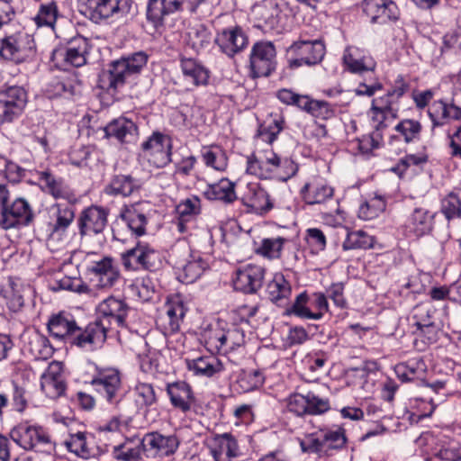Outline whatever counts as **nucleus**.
I'll return each instance as SVG.
<instances>
[{"label":"nucleus","instance_id":"b1692460","mask_svg":"<svg viewBox=\"0 0 461 461\" xmlns=\"http://www.w3.org/2000/svg\"><path fill=\"white\" fill-rule=\"evenodd\" d=\"M86 274L97 288H110L117 282L120 272L111 257L90 260L86 265Z\"/></svg>","mask_w":461,"mask_h":461},{"label":"nucleus","instance_id":"69168bd1","mask_svg":"<svg viewBox=\"0 0 461 461\" xmlns=\"http://www.w3.org/2000/svg\"><path fill=\"white\" fill-rule=\"evenodd\" d=\"M50 289L54 292L66 290L79 294H85L90 291L81 278L70 276H63L60 279H55L50 285Z\"/></svg>","mask_w":461,"mask_h":461},{"label":"nucleus","instance_id":"0e129e2a","mask_svg":"<svg viewBox=\"0 0 461 461\" xmlns=\"http://www.w3.org/2000/svg\"><path fill=\"white\" fill-rule=\"evenodd\" d=\"M383 138L377 133H368L362 135L351 141L354 149H357L360 154L369 155L373 150L380 149L383 145Z\"/></svg>","mask_w":461,"mask_h":461},{"label":"nucleus","instance_id":"2f4dec72","mask_svg":"<svg viewBox=\"0 0 461 461\" xmlns=\"http://www.w3.org/2000/svg\"><path fill=\"white\" fill-rule=\"evenodd\" d=\"M45 95L50 99L74 100L81 95V85L73 76L55 77L46 85Z\"/></svg>","mask_w":461,"mask_h":461},{"label":"nucleus","instance_id":"bb28decb","mask_svg":"<svg viewBox=\"0 0 461 461\" xmlns=\"http://www.w3.org/2000/svg\"><path fill=\"white\" fill-rule=\"evenodd\" d=\"M361 6L371 23L385 24L400 17V10L393 0H363Z\"/></svg>","mask_w":461,"mask_h":461},{"label":"nucleus","instance_id":"8fccbe9b","mask_svg":"<svg viewBox=\"0 0 461 461\" xmlns=\"http://www.w3.org/2000/svg\"><path fill=\"white\" fill-rule=\"evenodd\" d=\"M440 212L448 221L461 218V185L455 187L441 200Z\"/></svg>","mask_w":461,"mask_h":461},{"label":"nucleus","instance_id":"39448f33","mask_svg":"<svg viewBox=\"0 0 461 461\" xmlns=\"http://www.w3.org/2000/svg\"><path fill=\"white\" fill-rule=\"evenodd\" d=\"M35 211L24 197L11 199V192L5 184H0V229L3 230H22L34 224Z\"/></svg>","mask_w":461,"mask_h":461},{"label":"nucleus","instance_id":"dca6fc26","mask_svg":"<svg viewBox=\"0 0 461 461\" xmlns=\"http://www.w3.org/2000/svg\"><path fill=\"white\" fill-rule=\"evenodd\" d=\"M172 149L171 137L154 131L140 143L138 155L146 158L154 167L163 168L172 161Z\"/></svg>","mask_w":461,"mask_h":461},{"label":"nucleus","instance_id":"774afa93","mask_svg":"<svg viewBox=\"0 0 461 461\" xmlns=\"http://www.w3.org/2000/svg\"><path fill=\"white\" fill-rule=\"evenodd\" d=\"M442 328V321H437L436 323L415 329L412 333L420 339L424 344L430 345L439 340L440 335L443 333Z\"/></svg>","mask_w":461,"mask_h":461},{"label":"nucleus","instance_id":"cd10ccee","mask_svg":"<svg viewBox=\"0 0 461 461\" xmlns=\"http://www.w3.org/2000/svg\"><path fill=\"white\" fill-rule=\"evenodd\" d=\"M64 444L69 452L85 459L97 458L104 453L95 436L89 432L78 431L69 434V438L65 440Z\"/></svg>","mask_w":461,"mask_h":461},{"label":"nucleus","instance_id":"13d9d810","mask_svg":"<svg viewBox=\"0 0 461 461\" xmlns=\"http://www.w3.org/2000/svg\"><path fill=\"white\" fill-rule=\"evenodd\" d=\"M386 200L382 195H375L365 201L358 208V217L365 221H370L378 217L385 211Z\"/></svg>","mask_w":461,"mask_h":461},{"label":"nucleus","instance_id":"473e14b6","mask_svg":"<svg viewBox=\"0 0 461 461\" xmlns=\"http://www.w3.org/2000/svg\"><path fill=\"white\" fill-rule=\"evenodd\" d=\"M427 114L431 122V131L434 132L437 128L448 124L450 121H460L461 107L440 99L429 106Z\"/></svg>","mask_w":461,"mask_h":461},{"label":"nucleus","instance_id":"09e8293b","mask_svg":"<svg viewBox=\"0 0 461 461\" xmlns=\"http://www.w3.org/2000/svg\"><path fill=\"white\" fill-rule=\"evenodd\" d=\"M28 349L35 359L42 360L50 358L55 351L50 339L38 331L30 336Z\"/></svg>","mask_w":461,"mask_h":461},{"label":"nucleus","instance_id":"a18cd8bd","mask_svg":"<svg viewBox=\"0 0 461 461\" xmlns=\"http://www.w3.org/2000/svg\"><path fill=\"white\" fill-rule=\"evenodd\" d=\"M60 364L54 362L50 365V370L47 374L43 375L41 379V387L45 394L51 398L57 399L65 394L67 384L59 372H53V366L60 368Z\"/></svg>","mask_w":461,"mask_h":461},{"label":"nucleus","instance_id":"f257e3e1","mask_svg":"<svg viewBox=\"0 0 461 461\" xmlns=\"http://www.w3.org/2000/svg\"><path fill=\"white\" fill-rule=\"evenodd\" d=\"M47 330L53 339L83 350L95 351L101 343V332L96 325L88 323L81 328L73 314L66 311L52 313L47 321Z\"/></svg>","mask_w":461,"mask_h":461},{"label":"nucleus","instance_id":"ddd939ff","mask_svg":"<svg viewBox=\"0 0 461 461\" xmlns=\"http://www.w3.org/2000/svg\"><path fill=\"white\" fill-rule=\"evenodd\" d=\"M348 438L346 429L342 427L321 428L317 431L310 434L308 443L301 444L303 452L313 453L319 457L330 456L333 451L344 448Z\"/></svg>","mask_w":461,"mask_h":461},{"label":"nucleus","instance_id":"e433bc0d","mask_svg":"<svg viewBox=\"0 0 461 461\" xmlns=\"http://www.w3.org/2000/svg\"><path fill=\"white\" fill-rule=\"evenodd\" d=\"M177 214L176 226L177 230L182 233H188L189 224L201 212V200L198 196L193 195L182 200L176 207Z\"/></svg>","mask_w":461,"mask_h":461},{"label":"nucleus","instance_id":"c85d7f7f","mask_svg":"<svg viewBox=\"0 0 461 461\" xmlns=\"http://www.w3.org/2000/svg\"><path fill=\"white\" fill-rule=\"evenodd\" d=\"M36 176L40 182L41 190L55 200L75 201V196H77L66 184L64 178L55 175L51 169L46 168L45 170L36 171Z\"/></svg>","mask_w":461,"mask_h":461},{"label":"nucleus","instance_id":"680f3d73","mask_svg":"<svg viewBox=\"0 0 461 461\" xmlns=\"http://www.w3.org/2000/svg\"><path fill=\"white\" fill-rule=\"evenodd\" d=\"M0 295L6 300L9 309L14 312L19 311L24 305L23 297L12 277H8L6 285L0 290Z\"/></svg>","mask_w":461,"mask_h":461},{"label":"nucleus","instance_id":"f3484780","mask_svg":"<svg viewBox=\"0 0 461 461\" xmlns=\"http://www.w3.org/2000/svg\"><path fill=\"white\" fill-rule=\"evenodd\" d=\"M151 217L152 210L149 202L147 201L124 204L118 216L135 238H140L148 233L147 227Z\"/></svg>","mask_w":461,"mask_h":461},{"label":"nucleus","instance_id":"423d86ee","mask_svg":"<svg viewBox=\"0 0 461 461\" xmlns=\"http://www.w3.org/2000/svg\"><path fill=\"white\" fill-rule=\"evenodd\" d=\"M91 48L90 41L77 33L59 41L51 51L50 62L60 70L83 67L87 63Z\"/></svg>","mask_w":461,"mask_h":461},{"label":"nucleus","instance_id":"1a4fd4ad","mask_svg":"<svg viewBox=\"0 0 461 461\" xmlns=\"http://www.w3.org/2000/svg\"><path fill=\"white\" fill-rule=\"evenodd\" d=\"M10 438L19 447L27 451H35L50 455L55 451L56 443L47 429L32 424L29 420L22 421L10 430Z\"/></svg>","mask_w":461,"mask_h":461},{"label":"nucleus","instance_id":"a19ab883","mask_svg":"<svg viewBox=\"0 0 461 461\" xmlns=\"http://www.w3.org/2000/svg\"><path fill=\"white\" fill-rule=\"evenodd\" d=\"M236 184L228 178H221L213 184H208L203 191V196L209 201H220L230 204L238 200L235 192Z\"/></svg>","mask_w":461,"mask_h":461},{"label":"nucleus","instance_id":"412c9836","mask_svg":"<svg viewBox=\"0 0 461 461\" xmlns=\"http://www.w3.org/2000/svg\"><path fill=\"white\" fill-rule=\"evenodd\" d=\"M221 53L234 58L242 52L249 44V35L240 25L229 26L218 30L213 40Z\"/></svg>","mask_w":461,"mask_h":461},{"label":"nucleus","instance_id":"ea45409f","mask_svg":"<svg viewBox=\"0 0 461 461\" xmlns=\"http://www.w3.org/2000/svg\"><path fill=\"white\" fill-rule=\"evenodd\" d=\"M144 440L150 449L160 456L174 455L178 449L180 439L176 434L163 435L158 431L149 432L145 435Z\"/></svg>","mask_w":461,"mask_h":461},{"label":"nucleus","instance_id":"49530a36","mask_svg":"<svg viewBox=\"0 0 461 461\" xmlns=\"http://www.w3.org/2000/svg\"><path fill=\"white\" fill-rule=\"evenodd\" d=\"M394 371L402 382H411L423 376L426 364L420 357H412L395 366Z\"/></svg>","mask_w":461,"mask_h":461},{"label":"nucleus","instance_id":"aec40b11","mask_svg":"<svg viewBox=\"0 0 461 461\" xmlns=\"http://www.w3.org/2000/svg\"><path fill=\"white\" fill-rule=\"evenodd\" d=\"M204 445L213 461H233L242 456L238 439L230 432L213 433L205 438Z\"/></svg>","mask_w":461,"mask_h":461},{"label":"nucleus","instance_id":"864d4df0","mask_svg":"<svg viewBox=\"0 0 461 461\" xmlns=\"http://www.w3.org/2000/svg\"><path fill=\"white\" fill-rule=\"evenodd\" d=\"M188 43L195 51L206 49L210 46L212 35L209 28L199 23L192 26L187 32Z\"/></svg>","mask_w":461,"mask_h":461},{"label":"nucleus","instance_id":"6ab92c4d","mask_svg":"<svg viewBox=\"0 0 461 461\" xmlns=\"http://www.w3.org/2000/svg\"><path fill=\"white\" fill-rule=\"evenodd\" d=\"M267 268L259 264L249 263L237 268L232 279L233 288L244 294H256L264 285Z\"/></svg>","mask_w":461,"mask_h":461},{"label":"nucleus","instance_id":"7ed1b4c3","mask_svg":"<svg viewBox=\"0 0 461 461\" xmlns=\"http://www.w3.org/2000/svg\"><path fill=\"white\" fill-rule=\"evenodd\" d=\"M220 0H149L146 8L148 23L158 31L166 25L167 17L186 13L190 17L202 18L212 14Z\"/></svg>","mask_w":461,"mask_h":461},{"label":"nucleus","instance_id":"c756f323","mask_svg":"<svg viewBox=\"0 0 461 461\" xmlns=\"http://www.w3.org/2000/svg\"><path fill=\"white\" fill-rule=\"evenodd\" d=\"M410 202L414 207L406 221L407 230L416 238L430 234L434 229L436 212H431L422 203L413 202L411 198Z\"/></svg>","mask_w":461,"mask_h":461},{"label":"nucleus","instance_id":"6e6d98bb","mask_svg":"<svg viewBox=\"0 0 461 461\" xmlns=\"http://www.w3.org/2000/svg\"><path fill=\"white\" fill-rule=\"evenodd\" d=\"M59 14L57 2L50 0L40 5L39 11L33 20L38 27L53 28Z\"/></svg>","mask_w":461,"mask_h":461},{"label":"nucleus","instance_id":"f03ea898","mask_svg":"<svg viewBox=\"0 0 461 461\" xmlns=\"http://www.w3.org/2000/svg\"><path fill=\"white\" fill-rule=\"evenodd\" d=\"M149 59L146 51L139 50L122 54L110 61L99 77V87L108 93H117L140 77Z\"/></svg>","mask_w":461,"mask_h":461},{"label":"nucleus","instance_id":"4c0bfd02","mask_svg":"<svg viewBox=\"0 0 461 461\" xmlns=\"http://www.w3.org/2000/svg\"><path fill=\"white\" fill-rule=\"evenodd\" d=\"M186 366L195 375L206 378H217L224 371L222 362L213 355L186 359Z\"/></svg>","mask_w":461,"mask_h":461},{"label":"nucleus","instance_id":"a211bd4d","mask_svg":"<svg viewBox=\"0 0 461 461\" xmlns=\"http://www.w3.org/2000/svg\"><path fill=\"white\" fill-rule=\"evenodd\" d=\"M110 210L92 204L84 208L77 217V227L81 239L100 235L108 224Z\"/></svg>","mask_w":461,"mask_h":461},{"label":"nucleus","instance_id":"603ef678","mask_svg":"<svg viewBox=\"0 0 461 461\" xmlns=\"http://www.w3.org/2000/svg\"><path fill=\"white\" fill-rule=\"evenodd\" d=\"M412 327L419 329L437 321H441L438 317V312L430 303L417 304L412 311Z\"/></svg>","mask_w":461,"mask_h":461},{"label":"nucleus","instance_id":"393cba45","mask_svg":"<svg viewBox=\"0 0 461 461\" xmlns=\"http://www.w3.org/2000/svg\"><path fill=\"white\" fill-rule=\"evenodd\" d=\"M342 61L344 69L351 74L362 76L375 72L376 62L369 51L356 46L345 49Z\"/></svg>","mask_w":461,"mask_h":461},{"label":"nucleus","instance_id":"4d7b16f0","mask_svg":"<svg viewBox=\"0 0 461 461\" xmlns=\"http://www.w3.org/2000/svg\"><path fill=\"white\" fill-rule=\"evenodd\" d=\"M265 382V375L259 369H242L238 376L237 383L244 393L258 389Z\"/></svg>","mask_w":461,"mask_h":461},{"label":"nucleus","instance_id":"4be33fe9","mask_svg":"<svg viewBox=\"0 0 461 461\" xmlns=\"http://www.w3.org/2000/svg\"><path fill=\"white\" fill-rule=\"evenodd\" d=\"M247 213L264 217L275 207L274 200L268 192L258 183H249L246 191L239 198Z\"/></svg>","mask_w":461,"mask_h":461},{"label":"nucleus","instance_id":"4468645a","mask_svg":"<svg viewBox=\"0 0 461 461\" xmlns=\"http://www.w3.org/2000/svg\"><path fill=\"white\" fill-rule=\"evenodd\" d=\"M276 49L272 41H258L250 50L248 76L251 79L270 77L276 69Z\"/></svg>","mask_w":461,"mask_h":461},{"label":"nucleus","instance_id":"2eb2a0df","mask_svg":"<svg viewBox=\"0 0 461 461\" xmlns=\"http://www.w3.org/2000/svg\"><path fill=\"white\" fill-rule=\"evenodd\" d=\"M28 91L24 86L5 83L0 86V127L12 123L24 112Z\"/></svg>","mask_w":461,"mask_h":461},{"label":"nucleus","instance_id":"3c124183","mask_svg":"<svg viewBox=\"0 0 461 461\" xmlns=\"http://www.w3.org/2000/svg\"><path fill=\"white\" fill-rule=\"evenodd\" d=\"M134 393L141 400V402L139 405L128 403L126 405L127 408H131L133 406L137 407V411L134 413V415L138 412L140 409L144 408L145 411H147L150 407L157 404L158 402V396L157 394V392L154 388V386L151 384L149 383H141L139 382L134 386Z\"/></svg>","mask_w":461,"mask_h":461},{"label":"nucleus","instance_id":"79ce46f5","mask_svg":"<svg viewBox=\"0 0 461 461\" xmlns=\"http://www.w3.org/2000/svg\"><path fill=\"white\" fill-rule=\"evenodd\" d=\"M165 307L167 318L166 329L170 333H176L180 330V325L185 316L187 307L180 294H174L168 297Z\"/></svg>","mask_w":461,"mask_h":461},{"label":"nucleus","instance_id":"20e7f679","mask_svg":"<svg viewBox=\"0 0 461 461\" xmlns=\"http://www.w3.org/2000/svg\"><path fill=\"white\" fill-rule=\"evenodd\" d=\"M94 366L95 373L89 381L94 391L107 403L123 411V416L126 418L134 414L137 411L136 406L130 409L126 407L131 403V399L125 396L120 370L110 366L102 367L96 364H94Z\"/></svg>","mask_w":461,"mask_h":461},{"label":"nucleus","instance_id":"5701e85b","mask_svg":"<svg viewBox=\"0 0 461 461\" xmlns=\"http://www.w3.org/2000/svg\"><path fill=\"white\" fill-rule=\"evenodd\" d=\"M79 198L75 196V201L67 203L56 202L50 207V221L48 228L51 236L65 235L76 219L77 204Z\"/></svg>","mask_w":461,"mask_h":461},{"label":"nucleus","instance_id":"72a5a7b5","mask_svg":"<svg viewBox=\"0 0 461 461\" xmlns=\"http://www.w3.org/2000/svg\"><path fill=\"white\" fill-rule=\"evenodd\" d=\"M143 186L141 179L131 174H114L104 186V193L111 196L129 197L139 193Z\"/></svg>","mask_w":461,"mask_h":461},{"label":"nucleus","instance_id":"de8ad7c7","mask_svg":"<svg viewBox=\"0 0 461 461\" xmlns=\"http://www.w3.org/2000/svg\"><path fill=\"white\" fill-rule=\"evenodd\" d=\"M375 239L363 230H348L347 236L342 243L343 250L369 249L374 247Z\"/></svg>","mask_w":461,"mask_h":461},{"label":"nucleus","instance_id":"0eeeda50","mask_svg":"<svg viewBox=\"0 0 461 461\" xmlns=\"http://www.w3.org/2000/svg\"><path fill=\"white\" fill-rule=\"evenodd\" d=\"M121 262L127 271L157 273L167 264L163 252L149 242L138 240L135 246L121 254Z\"/></svg>","mask_w":461,"mask_h":461},{"label":"nucleus","instance_id":"9d476101","mask_svg":"<svg viewBox=\"0 0 461 461\" xmlns=\"http://www.w3.org/2000/svg\"><path fill=\"white\" fill-rule=\"evenodd\" d=\"M130 306L122 299L109 296L101 302L97 307L98 317L89 324L96 325L100 330L101 343L97 349L103 348L107 339V332L113 328H126V319L130 312Z\"/></svg>","mask_w":461,"mask_h":461},{"label":"nucleus","instance_id":"f8f14e48","mask_svg":"<svg viewBox=\"0 0 461 461\" xmlns=\"http://www.w3.org/2000/svg\"><path fill=\"white\" fill-rule=\"evenodd\" d=\"M37 48L33 37L18 32L6 35L0 41V57L16 65L30 63L36 59Z\"/></svg>","mask_w":461,"mask_h":461},{"label":"nucleus","instance_id":"338daca9","mask_svg":"<svg viewBox=\"0 0 461 461\" xmlns=\"http://www.w3.org/2000/svg\"><path fill=\"white\" fill-rule=\"evenodd\" d=\"M307 406L305 416H317L324 414L330 410V403L328 398H321L312 391L306 392Z\"/></svg>","mask_w":461,"mask_h":461},{"label":"nucleus","instance_id":"37998d69","mask_svg":"<svg viewBox=\"0 0 461 461\" xmlns=\"http://www.w3.org/2000/svg\"><path fill=\"white\" fill-rule=\"evenodd\" d=\"M181 71L186 80L194 86H206L209 81V70L199 61L192 58H180Z\"/></svg>","mask_w":461,"mask_h":461},{"label":"nucleus","instance_id":"c9c22d12","mask_svg":"<svg viewBox=\"0 0 461 461\" xmlns=\"http://www.w3.org/2000/svg\"><path fill=\"white\" fill-rule=\"evenodd\" d=\"M267 294L269 301L277 307L288 305L292 295V285L283 273H275L267 284Z\"/></svg>","mask_w":461,"mask_h":461},{"label":"nucleus","instance_id":"9b49d317","mask_svg":"<svg viewBox=\"0 0 461 461\" xmlns=\"http://www.w3.org/2000/svg\"><path fill=\"white\" fill-rule=\"evenodd\" d=\"M287 52L294 56L288 60L289 68L295 69L303 65L314 67L323 60L326 46L321 38H310L306 32H302L299 39L289 46Z\"/></svg>","mask_w":461,"mask_h":461},{"label":"nucleus","instance_id":"052dcab7","mask_svg":"<svg viewBox=\"0 0 461 461\" xmlns=\"http://www.w3.org/2000/svg\"><path fill=\"white\" fill-rule=\"evenodd\" d=\"M285 121L283 116L270 122H264L258 126V136L265 142L272 144L285 129Z\"/></svg>","mask_w":461,"mask_h":461},{"label":"nucleus","instance_id":"a878e982","mask_svg":"<svg viewBox=\"0 0 461 461\" xmlns=\"http://www.w3.org/2000/svg\"><path fill=\"white\" fill-rule=\"evenodd\" d=\"M104 138L113 139L122 146L135 144L139 138V127L125 116L113 119L104 127Z\"/></svg>","mask_w":461,"mask_h":461},{"label":"nucleus","instance_id":"e2e57ef3","mask_svg":"<svg viewBox=\"0 0 461 461\" xmlns=\"http://www.w3.org/2000/svg\"><path fill=\"white\" fill-rule=\"evenodd\" d=\"M411 83L409 77L398 75L389 89L384 96L380 97V102L393 101L398 103L399 100L410 91Z\"/></svg>","mask_w":461,"mask_h":461},{"label":"nucleus","instance_id":"58836bf2","mask_svg":"<svg viewBox=\"0 0 461 461\" xmlns=\"http://www.w3.org/2000/svg\"><path fill=\"white\" fill-rule=\"evenodd\" d=\"M422 124L414 119H402L393 128L395 133L389 137V144L402 141L405 144L418 142L421 138Z\"/></svg>","mask_w":461,"mask_h":461},{"label":"nucleus","instance_id":"bf43d9fd","mask_svg":"<svg viewBox=\"0 0 461 461\" xmlns=\"http://www.w3.org/2000/svg\"><path fill=\"white\" fill-rule=\"evenodd\" d=\"M192 258L193 259L188 260L181 267L182 274L180 275V278L183 283H194L203 275V271L208 268V263L200 256H192Z\"/></svg>","mask_w":461,"mask_h":461},{"label":"nucleus","instance_id":"f704fd0d","mask_svg":"<svg viewBox=\"0 0 461 461\" xmlns=\"http://www.w3.org/2000/svg\"><path fill=\"white\" fill-rule=\"evenodd\" d=\"M280 156L272 149H266L262 156L258 157L255 153L247 157L248 174L267 177L273 175L275 167L279 162Z\"/></svg>","mask_w":461,"mask_h":461},{"label":"nucleus","instance_id":"7c9ffc66","mask_svg":"<svg viewBox=\"0 0 461 461\" xmlns=\"http://www.w3.org/2000/svg\"><path fill=\"white\" fill-rule=\"evenodd\" d=\"M166 392L172 407L183 413L189 412L195 404L196 399L193 388L185 381L167 384Z\"/></svg>","mask_w":461,"mask_h":461},{"label":"nucleus","instance_id":"5fc2aeb1","mask_svg":"<svg viewBox=\"0 0 461 461\" xmlns=\"http://www.w3.org/2000/svg\"><path fill=\"white\" fill-rule=\"evenodd\" d=\"M285 315L295 316L302 320H311L312 308L309 304V298L307 291H303L296 295L293 303L289 302L288 305H285Z\"/></svg>","mask_w":461,"mask_h":461},{"label":"nucleus","instance_id":"c03bdc74","mask_svg":"<svg viewBox=\"0 0 461 461\" xmlns=\"http://www.w3.org/2000/svg\"><path fill=\"white\" fill-rule=\"evenodd\" d=\"M301 195L309 205L320 204L330 200L334 189L323 182L306 183L301 189Z\"/></svg>","mask_w":461,"mask_h":461},{"label":"nucleus","instance_id":"6e6552de","mask_svg":"<svg viewBox=\"0 0 461 461\" xmlns=\"http://www.w3.org/2000/svg\"><path fill=\"white\" fill-rule=\"evenodd\" d=\"M133 0H84L80 13L91 22L100 24L127 18L133 14Z\"/></svg>","mask_w":461,"mask_h":461}]
</instances>
